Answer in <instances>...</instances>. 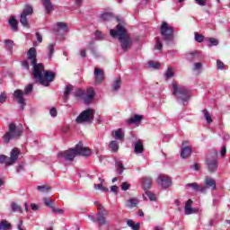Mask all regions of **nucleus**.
<instances>
[{
  "label": "nucleus",
  "instance_id": "1",
  "mask_svg": "<svg viewBox=\"0 0 230 230\" xmlns=\"http://www.w3.org/2000/svg\"><path fill=\"white\" fill-rule=\"evenodd\" d=\"M28 60H30L33 70L32 75L34 78L45 87H49V84L55 80V73L48 70L44 72V65L39 63L37 64V49L35 48H31L27 52Z\"/></svg>",
  "mask_w": 230,
  "mask_h": 230
},
{
  "label": "nucleus",
  "instance_id": "2",
  "mask_svg": "<svg viewBox=\"0 0 230 230\" xmlns=\"http://www.w3.org/2000/svg\"><path fill=\"white\" fill-rule=\"evenodd\" d=\"M78 155L88 157V155H91V149L84 146V143L79 142L74 148L59 152L58 154V159L65 161L66 163H73L75 161V157Z\"/></svg>",
  "mask_w": 230,
  "mask_h": 230
},
{
  "label": "nucleus",
  "instance_id": "3",
  "mask_svg": "<svg viewBox=\"0 0 230 230\" xmlns=\"http://www.w3.org/2000/svg\"><path fill=\"white\" fill-rule=\"evenodd\" d=\"M110 34L113 37V39H116V37H118L123 51H128V48H130L132 44V40L130 39V36H128L127 29H125L123 25L119 23L116 26V29H111L110 31Z\"/></svg>",
  "mask_w": 230,
  "mask_h": 230
},
{
  "label": "nucleus",
  "instance_id": "4",
  "mask_svg": "<svg viewBox=\"0 0 230 230\" xmlns=\"http://www.w3.org/2000/svg\"><path fill=\"white\" fill-rule=\"evenodd\" d=\"M172 94L176 96L178 103L188 105L190 102V90L186 86L172 83Z\"/></svg>",
  "mask_w": 230,
  "mask_h": 230
},
{
  "label": "nucleus",
  "instance_id": "5",
  "mask_svg": "<svg viewBox=\"0 0 230 230\" xmlns=\"http://www.w3.org/2000/svg\"><path fill=\"white\" fill-rule=\"evenodd\" d=\"M22 134V129L21 128H18L15 123H11L9 125V131H7L4 137V142L8 144L10 143L11 139H15V137H19Z\"/></svg>",
  "mask_w": 230,
  "mask_h": 230
},
{
  "label": "nucleus",
  "instance_id": "6",
  "mask_svg": "<svg viewBox=\"0 0 230 230\" xmlns=\"http://www.w3.org/2000/svg\"><path fill=\"white\" fill-rule=\"evenodd\" d=\"M94 205L97 206V213L95 214L96 217V222H98L99 224V227H102V226H106V224H109V222H107V209H105V208H103V206H102V204H100V202L95 201Z\"/></svg>",
  "mask_w": 230,
  "mask_h": 230
},
{
  "label": "nucleus",
  "instance_id": "7",
  "mask_svg": "<svg viewBox=\"0 0 230 230\" xmlns=\"http://www.w3.org/2000/svg\"><path fill=\"white\" fill-rule=\"evenodd\" d=\"M160 33L165 42L170 44L173 40V27L168 25V22H164L160 28Z\"/></svg>",
  "mask_w": 230,
  "mask_h": 230
},
{
  "label": "nucleus",
  "instance_id": "8",
  "mask_svg": "<svg viewBox=\"0 0 230 230\" xmlns=\"http://www.w3.org/2000/svg\"><path fill=\"white\" fill-rule=\"evenodd\" d=\"M93 119H94V110L88 109L81 112L79 116L76 118L75 121L76 123H93Z\"/></svg>",
  "mask_w": 230,
  "mask_h": 230
},
{
  "label": "nucleus",
  "instance_id": "9",
  "mask_svg": "<svg viewBox=\"0 0 230 230\" xmlns=\"http://www.w3.org/2000/svg\"><path fill=\"white\" fill-rule=\"evenodd\" d=\"M217 155L218 152L214 151V156H208L206 161L207 168L210 173H215L218 170V160H217Z\"/></svg>",
  "mask_w": 230,
  "mask_h": 230
},
{
  "label": "nucleus",
  "instance_id": "10",
  "mask_svg": "<svg viewBox=\"0 0 230 230\" xmlns=\"http://www.w3.org/2000/svg\"><path fill=\"white\" fill-rule=\"evenodd\" d=\"M33 13V7L30 5H26V7L23 9L21 16H20V22L24 26L25 28H30V23L28 22V15H31Z\"/></svg>",
  "mask_w": 230,
  "mask_h": 230
},
{
  "label": "nucleus",
  "instance_id": "11",
  "mask_svg": "<svg viewBox=\"0 0 230 230\" xmlns=\"http://www.w3.org/2000/svg\"><path fill=\"white\" fill-rule=\"evenodd\" d=\"M193 152V148L190 146V141L185 140L182 142V147L181 151V159H188L190 155H191Z\"/></svg>",
  "mask_w": 230,
  "mask_h": 230
},
{
  "label": "nucleus",
  "instance_id": "12",
  "mask_svg": "<svg viewBox=\"0 0 230 230\" xmlns=\"http://www.w3.org/2000/svg\"><path fill=\"white\" fill-rule=\"evenodd\" d=\"M24 92L21 89H17L13 92V96L17 100L18 103L21 105V110L24 111V107H26V99H24Z\"/></svg>",
  "mask_w": 230,
  "mask_h": 230
},
{
  "label": "nucleus",
  "instance_id": "13",
  "mask_svg": "<svg viewBox=\"0 0 230 230\" xmlns=\"http://www.w3.org/2000/svg\"><path fill=\"white\" fill-rule=\"evenodd\" d=\"M156 182L164 190L172 186V180L170 179V177L164 174H160L156 180Z\"/></svg>",
  "mask_w": 230,
  "mask_h": 230
},
{
  "label": "nucleus",
  "instance_id": "14",
  "mask_svg": "<svg viewBox=\"0 0 230 230\" xmlns=\"http://www.w3.org/2000/svg\"><path fill=\"white\" fill-rule=\"evenodd\" d=\"M94 88L90 87L84 92V94L83 96V100L85 103V105H89L93 102V100H94Z\"/></svg>",
  "mask_w": 230,
  "mask_h": 230
},
{
  "label": "nucleus",
  "instance_id": "15",
  "mask_svg": "<svg viewBox=\"0 0 230 230\" xmlns=\"http://www.w3.org/2000/svg\"><path fill=\"white\" fill-rule=\"evenodd\" d=\"M19 155H21V150L15 147L11 151V156L8 159V164H14V163L19 159Z\"/></svg>",
  "mask_w": 230,
  "mask_h": 230
},
{
  "label": "nucleus",
  "instance_id": "16",
  "mask_svg": "<svg viewBox=\"0 0 230 230\" xmlns=\"http://www.w3.org/2000/svg\"><path fill=\"white\" fill-rule=\"evenodd\" d=\"M185 188H191V190H193V191H199L200 193H206V187L199 185L197 182H192V183H187L185 185Z\"/></svg>",
  "mask_w": 230,
  "mask_h": 230
},
{
  "label": "nucleus",
  "instance_id": "17",
  "mask_svg": "<svg viewBox=\"0 0 230 230\" xmlns=\"http://www.w3.org/2000/svg\"><path fill=\"white\" fill-rule=\"evenodd\" d=\"M104 73L102 69H100L98 67L94 68V76H95V83L96 84H102V82H103L104 80V76H103Z\"/></svg>",
  "mask_w": 230,
  "mask_h": 230
},
{
  "label": "nucleus",
  "instance_id": "18",
  "mask_svg": "<svg viewBox=\"0 0 230 230\" xmlns=\"http://www.w3.org/2000/svg\"><path fill=\"white\" fill-rule=\"evenodd\" d=\"M193 200H187V202L185 203V215H193V213H197L199 211V208H191Z\"/></svg>",
  "mask_w": 230,
  "mask_h": 230
},
{
  "label": "nucleus",
  "instance_id": "19",
  "mask_svg": "<svg viewBox=\"0 0 230 230\" xmlns=\"http://www.w3.org/2000/svg\"><path fill=\"white\" fill-rule=\"evenodd\" d=\"M204 188H206V190L208 188H211V190H217V181L213 178L207 177L205 179Z\"/></svg>",
  "mask_w": 230,
  "mask_h": 230
},
{
  "label": "nucleus",
  "instance_id": "20",
  "mask_svg": "<svg viewBox=\"0 0 230 230\" xmlns=\"http://www.w3.org/2000/svg\"><path fill=\"white\" fill-rule=\"evenodd\" d=\"M186 58H187V60H189V62H193V60H197V59L200 58V52L197 51V50L189 52L186 55Z\"/></svg>",
  "mask_w": 230,
  "mask_h": 230
},
{
  "label": "nucleus",
  "instance_id": "21",
  "mask_svg": "<svg viewBox=\"0 0 230 230\" xmlns=\"http://www.w3.org/2000/svg\"><path fill=\"white\" fill-rule=\"evenodd\" d=\"M141 182L145 191L148 190V189L152 187V178L150 177H143L141 179Z\"/></svg>",
  "mask_w": 230,
  "mask_h": 230
},
{
  "label": "nucleus",
  "instance_id": "22",
  "mask_svg": "<svg viewBox=\"0 0 230 230\" xmlns=\"http://www.w3.org/2000/svg\"><path fill=\"white\" fill-rule=\"evenodd\" d=\"M141 119H143V116L141 115H135L130 119H128L126 121L128 125H134L136 123H141Z\"/></svg>",
  "mask_w": 230,
  "mask_h": 230
},
{
  "label": "nucleus",
  "instance_id": "23",
  "mask_svg": "<svg viewBox=\"0 0 230 230\" xmlns=\"http://www.w3.org/2000/svg\"><path fill=\"white\" fill-rule=\"evenodd\" d=\"M56 31L58 33V31H63V33H67V23L63 22H58L57 24Z\"/></svg>",
  "mask_w": 230,
  "mask_h": 230
},
{
  "label": "nucleus",
  "instance_id": "24",
  "mask_svg": "<svg viewBox=\"0 0 230 230\" xmlns=\"http://www.w3.org/2000/svg\"><path fill=\"white\" fill-rule=\"evenodd\" d=\"M145 147L143 146V140H137L135 143V154H143Z\"/></svg>",
  "mask_w": 230,
  "mask_h": 230
},
{
  "label": "nucleus",
  "instance_id": "25",
  "mask_svg": "<svg viewBox=\"0 0 230 230\" xmlns=\"http://www.w3.org/2000/svg\"><path fill=\"white\" fill-rule=\"evenodd\" d=\"M41 1L47 13L53 12V4H51V0H41Z\"/></svg>",
  "mask_w": 230,
  "mask_h": 230
},
{
  "label": "nucleus",
  "instance_id": "26",
  "mask_svg": "<svg viewBox=\"0 0 230 230\" xmlns=\"http://www.w3.org/2000/svg\"><path fill=\"white\" fill-rule=\"evenodd\" d=\"M127 226L130 227L132 230H139L141 227V223H136L132 219L127 221Z\"/></svg>",
  "mask_w": 230,
  "mask_h": 230
},
{
  "label": "nucleus",
  "instance_id": "27",
  "mask_svg": "<svg viewBox=\"0 0 230 230\" xmlns=\"http://www.w3.org/2000/svg\"><path fill=\"white\" fill-rule=\"evenodd\" d=\"M113 137L114 139H124L125 138V133L123 132V129L119 128L115 131H113Z\"/></svg>",
  "mask_w": 230,
  "mask_h": 230
},
{
  "label": "nucleus",
  "instance_id": "28",
  "mask_svg": "<svg viewBox=\"0 0 230 230\" xmlns=\"http://www.w3.org/2000/svg\"><path fill=\"white\" fill-rule=\"evenodd\" d=\"M9 24H10L11 29L13 30V31H17V30H19L17 20H15V17L12 16L9 19Z\"/></svg>",
  "mask_w": 230,
  "mask_h": 230
},
{
  "label": "nucleus",
  "instance_id": "29",
  "mask_svg": "<svg viewBox=\"0 0 230 230\" xmlns=\"http://www.w3.org/2000/svg\"><path fill=\"white\" fill-rule=\"evenodd\" d=\"M12 224H10L7 220L3 219L0 223V230H11Z\"/></svg>",
  "mask_w": 230,
  "mask_h": 230
},
{
  "label": "nucleus",
  "instance_id": "30",
  "mask_svg": "<svg viewBox=\"0 0 230 230\" xmlns=\"http://www.w3.org/2000/svg\"><path fill=\"white\" fill-rule=\"evenodd\" d=\"M71 91H73V85L68 84L65 88V93H64V101L66 102L69 100V94H71Z\"/></svg>",
  "mask_w": 230,
  "mask_h": 230
},
{
  "label": "nucleus",
  "instance_id": "31",
  "mask_svg": "<svg viewBox=\"0 0 230 230\" xmlns=\"http://www.w3.org/2000/svg\"><path fill=\"white\" fill-rule=\"evenodd\" d=\"M43 202L47 208H50V209L52 210L55 208V201H53L49 198H44Z\"/></svg>",
  "mask_w": 230,
  "mask_h": 230
},
{
  "label": "nucleus",
  "instance_id": "32",
  "mask_svg": "<svg viewBox=\"0 0 230 230\" xmlns=\"http://www.w3.org/2000/svg\"><path fill=\"white\" fill-rule=\"evenodd\" d=\"M121 87V78H117L115 79V81L113 82L112 84V91H119Z\"/></svg>",
  "mask_w": 230,
  "mask_h": 230
},
{
  "label": "nucleus",
  "instance_id": "33",
  "mask_svg": "<svg viewBox=\"0 0 230 230\" xmlns=\"http://www.w3.org/2000/svg\"><path fill=\"white\" fill-rule=\"evenodd\" d=\"M9 157L4 155H0V164H5V166H11V164H8L10 163V160H8Z\"/></svg>",
  "mask_w": 230,
  "mask_h": 230
},
{
  "label": "nucleus",
  "instance_id": "34",
  "mask_svg": "<svg viewBox=\"0 0 230 230\" xmlns=\"http://www.w3.org/2000/svg\"><path fill=\"white\" fill-rule=\"evenodd\" d=\"M111 150H112V152H118L119 146L118 145V141L113 140L110 143L109 145Z\"/></svg>",
  "mask_w": 230,
  "mask_h": 230
},
{
  "label": "nucleus",
  "instance_id": "35",
  "mask_svg": "<svg viewBox=\"0 0 230 230\" xmlns=\"http://www.w3.org/2000/svg\"><path fill=\"white\" fill-rule=\"evenodd\" d=\"M4 44H5L6 49H8V51H10V53H12V51L13 49V40H5Z\"/></svg>",
  "mask_w": 230,
  "mask_h": 230
},
{
  "label": "nucleus",
  "instance_id": "36",
  "mask_svg": "<svg viewBox=\"0 0 230 230\" xmlns=\"http://www.w3.org/2000/svg\"><path fill=\"white\" fill-rule=\"evenodd\" d=\"M137 204H139V200H137V199H136V198H131L128 200V208H136V206H137Z\"/></svg>",
  "mask_w": 230,
  "mask_h": 230
},
{
  "label": "nucleus",
  "instance_id": "37",
  "mask_svg": "<svg viewBox=\"0 0 230 230\" xmlns=\"http://www.w3.org/2000/svg\"><path fill=\"white\" fill-rule=\"evenodd\" d=\"M203 114H205V119L206 121L209 124L213 123V119H211V114H209V111L208 110H203L202 111Z\"/></svg>",
  "mask_w": 230,
  "mask_h": 230
},
{
  "label": "nucleus",
  "instance_id": "38",
  "mask_svg": "<svg viewBox=\"0 0 230 230\" xmlns=\"http://www.w3.org/2000/svg\"><path fill=\"white\" fill-rule=\"evenodd\" d=\"M48 49H49V59L51 60V58H53V53H55V45L53 43H50L48 46Z\"/></svg>",
  "mask_w": 230,
  "mask_h": 230
},
{
  "label": "nucleus",
  "instance_id": "39",
  "mask_svg": "<svg viewBox=\"0 0 230 230\" xmlns=\"http://www.w3.org/2000/svg\"><path fill=\"white\" fill-rule=\"evenodd\" d=\"M12 210L17 213H22V208L17 203L13 202L11 204Z\"/></svg>",
  "mask_w": 230,
  "mask_h": 230
},
{
  "label": "nucleus",
  "instance_id": "40",
  "mask_svg": "<svg viewBox=\"0 0 230 230\" xmlns=\"http://www.w3.org/2000/svg\"><path fill=\"white\" fill-rule=\"evenodd\" d=\"M175 75V72H173V68L172 67H169L167 70H166V72H165V74H164V76H165V78H168V79H170V78H173V75Z\"/></svg>",
  "mask_w": 230,
  "mask_h": 230
},
{
  "label": "nucleus",
  "instance_id": "41",
  "mask_svg": "<svg viewBox=\"0 0 230 230\" xmlns=\"http://www.w3.org/2000/svg\"><path fill=\"white\" fill-rule=\"evenodd\" d=\"M115 166H117V168H119L118 169L119 175H121V173H123V163H121V161H119V160H116Z\"/></svg>",
  "mask_w": 230,
  "mask_h": 230
},
{
  "label": "nucleus",
  "instance_id": "42",
  "mask_svg": "<svg viewBox=\"0 0 230 230\" xmlns=\"http://www.w3.org/2000/svg\"><path fill=\"white\" fill-rule=\"evenodd\" d=\"M112 17L111 13H103L101 14V19H102V21H111Z\"/></svg>",
  "mask_w": 230,
  "mask_h": 230
},
{
  "label": "nucleus",
  "instance_id": "43",
  "mask_svg": "<svg viewBox=\"0 0 230 230\" xmlns=\"http://www.w3.org/2000/svg\"><path fill=\"white\" fill-rule=\"evenodd\" d=\"M38 191H40L41 193H47L48 190H49V187L46 185H39L37 187Z\"/></svg>",
  "mask_w": 230,
  "mask_h": 230
},
{
  "label": "nucleus",
  "instance_id": "44",
  "mask_svg": "<svg viewBox=\"0 0 230 230\" xmlns=\"http://www.w3.org/2000/svg\"><path fill=\"white\" fill-rule=\"evenodd\" d=\"M7 98H8V95L6 94V92H2L0 93V104L5 103Z\"/></svg>",
  "mask_w": 230,
  "mask_h": 230
},
{
  "label": "nucleus",
  "instance_id": "45",
  "mask_svg": "<svg viewBox=\"0 0 230 230\" xmlns=\"http://www.w3.org/2000/svg\"><path fill=\"white\" fill-rule=\"evenodd\" d=\"M146 197H148L149 200H152V201L156 200L155 194L153 193L152 191L146 190Z\"/></svg>",
  "mask_w": 230,
  "mask_h": 230
},
{
  "label": "nucleus",
  "instance_id": "46",
  "mask_svg": "<svg viewBox=\"0 0 230 230\" xmlns=\"http://www.w3.org/2000/svg\"><path fill=\"white\" fill-rule=\"evenodd\" d=\"M196 42H204V35L199 34L198 32H195L194 34Z\"/></svg>",
  "mask_w": 230,
  "mask_h": 230
},
{
  "label": "nucleus",
  "instance_id": "47",
  "mask_svg": "<svg viewBox=\"0 0 230 230\" xmlns=\"http://www.w3.org/2000/svg\"><path fill=\"white\" fill-rule=\"evenodd\" d=\"M84 94H85V91L82 90V89H79V90L75 91V98H84Z\"/></svg>",
  "mask_w": 230,
  "mask_h": 230
},
{
  "label": "nucleus",
  "instance_id": "48",
  "mask_svg": "<svg viewBox=\"0 0 230 230\" xmlns=\"http://www.w3.org/2000/svg\"><path fill=\"white\" fill-rule=\"evenodd\" d=\"M149 67H152L153 69H159V67H161V64L155 61H149Z\"/></svg>",
  "mask_w": 230,
  "mask_h": 230
},
{
  "label": "nucleus",
  "instance_id": "49",
  "mask_svg": "<svg viewBox=\"0 0 230 230\" xmlns=\"http://www.w3.org/2000/svg\"><path fill=\"white\" fill-rule=\"evenodd\" d=\"M155 49H158L159 51L163 49V43L159 38H156Z\"/></svg>",
  "mask_w": 230,
  "mask_h": 230
},
{
  "label": "nucleus",
  "instance_id": "50",
  "mask_svg": "<svg viewBox=\"0 0 230 230\" xmlns=\"http://www.w3.org/2000/svg\"><path fill=\"white\" fill-rule=\"evenodd\" d=\"M33 91V84H29L25 87L23 93L24 94H30Z\"/></svg>",
  "mask_w": 230,
  "mask_h": 230
},
{
  "label": "nucleus",
  "instance_id": "51",
  "mask_svg": "<svg viewBox=\"0 0 230 230\" xmlns=\"http://www.w3.org/2000/svg\"><path fill=\"white\" fill-rule=\"evenodd\" d=\"M202 68V63L198 62L194 64L193 71H199V69Z\"/></svg>",
  "mask_w": 230,
  "mask_h": 230
},
{
  "label": "nucleus",
  "instance_id": "52",
  "mask_svg": "<svg viewBox=\"0 0 230 230\" xmlns=\"http://www.w3.org/2000/svg\"><path fill=\"white\" fill-rule=\"evenodd\" d=\"M210 45L209 46H218V40L215 38L209 39Z\"/></svg>",
  "mask_w": 230,
  "mask_h": 230
},
{
  "label": "nucleus",
  "instance_id": "53",
  "mask_svg": "<svg viewBox=\"0 0 230 230\" xmlns=\"http://www.w3.org/2000/svg\"><path fill=\"white\" fill-rule=\"evenodd\" d=\"M128 188H130V184H128V182H123L121 184V190L123 191H127V190H128Z\"/></svg>",
  "mask_w": 230,
  "mask_h": 230
},
{
  "label": "nucleus",
  "instance_id": "54",
  "mask_svg": "<svg viewBox=\"0 0 230 230\" xmlns=\"http://www.w3.org/2000/svg\"><path fill=\"white\" fill-rule=\"evenodd\" d=\"M53 213H58L59 215H64V209L62 208H55V207L52 208Z\"/></svg>",
  "mask_w": 230,
  "mask_h": 230
},
{
  "label": "nucleus",
  "instance_id": "55",
  "mask_svg": "<svg viewBox=\"0 0 230 230\" xmlns=\"http://www.w3.org/2000/svg\"><path fill=\"white\" fill-rule=\"evenodd\" d=\"M199 6H206V0H195Z\"/></svg>",
  "mask_w": 230,
  "mask_h": 230
},
{
  "label": "nucleus",
  "instance_id": "56",
  "mask_svg": "<svg viewBox=\"0 0 230 230\" xmlns=\"http://www.w3.org/2000/svg\"><path fill=\"white\" fill-rule=\"evenodd\" d=\"M217 69H224V62L217 60Z\"/></svg>",
  "mask_w": 230,
  "mask_h": 230
},
{
  "label": "nucleus",
  "instance_id": "57",
  "mask_svg": "<svg viewBox=\"0 0 230 230\" xmlns=\"http://www.w3.org/2000/svg\"><path fill=\"white\" fill-rule=\"evenodd\" d=\"M49 112L52 118H57V109L52 108Z\"/></svg>",
  "mask_w": 230,
  "mask_h": 230
},
{
  "label": "nucleus",
  "instance_id": "58",
  "mask_svg": "<svg viewBox=\"0 0 230 230\" xmlns=\"http://www.w3.org/2000/svg\"><path fill=\"white\" fill-rule=\"evenodd\" d=\"M31 209H32V211H38L39 209V205L35 204V203H31Z\"/></svg>",
  "mask_w": 230,
  "mask_h": 230
},
{
  "label": "nucleus",
  "instance_id": "59",
  "mask_svg": "<svg viewBox=\"0 0 230 230\" xmlns=\"http://www.w3.org/2000/svg\"><path fill=\"white\" fill-rule=\"evenodd\" d=\"M22 66L24 69H30V63H28V60L23 61Z\"/></svg>",
  "mask_w": 230,
  "mask_h": 230
},
{
  "label": "nucleus",
  "instance_id": "60",
  "mask_svg": "<svg viewBox=\"0 0 230 230\" xmlns=\"http://www.w3.org/2000/svg\"><path fill=\"white\" fill-rule=\"evenodd\" d=\"M226 154H227V149H226V146H224L221 149L220 155H222V157H224V155H226Z\"/></svg>",
  "mask_w": 230,
  "mask_h": 230
},
{
  "label": "nucleus",
  "instance_id": "61",
  "mask_svg": "<svg viewBox=\"0 0 230 230\" xmlns=\"http://www.w3.org/2000/svg\"><path fill=\"white\" fill-rule=\"evenodd\" d=\"M36 39L38 42H42V35H40L39 32H36Z\"/></svg>",
  "mask_w": 230,
  "mask_h": 230
},
{
  "label": "nucleus",
  "instance_id": "62",
  "mask_svg": "<svg viewBox=\"0 0 230 230\" xmlns=\"http://www.w3.org/2000/svg\"><path fill=\"white\" fill-rule=\"evenodd\" d=\"M111 191H112L113 193H118V186L116 185L111 186Z\"/></svg>",
  "mask_w": 230,
  "mask_h": 230
},
{
  "label": "nucleus",
  "instance_id": "63",
  "mask_svg": "<svg viewBox=\"0 0 230 230\" xmlns=\"http://www.w3.org/2000/svg\"><path fill=\"white\" fill-rule=\"evenodd\" d=\"M76 6H82L84 4V0H75Z\"/></svg>",
  "mask_w": 230,
  "mask_h": 230
},
{
  "label": "nucleus",
  "instance_id": "64",
  "mask_svg": "<svg viewBox=\"0 0 230 230\" xmlns=\"http://www.w3.org/2000/svg\"><path fill=\"white\" fill-rule=\"evenodd\" d=\"M17 229L18 230H24V229H22V221L19 220V224L17 225Z\"/></svg>",
  "mask_w": 230,
  "mask_h": 230
}]
</instances>
